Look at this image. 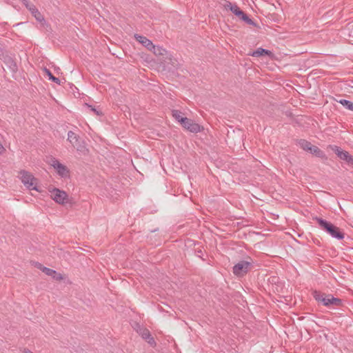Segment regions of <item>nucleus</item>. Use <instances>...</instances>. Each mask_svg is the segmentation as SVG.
<instances>
[{"label": "nucleus", "mask_w": 353, "mask_h": 353, "mask_svg": "<svg viewBox=\"0 0 353 353\" xmlns=\"http://www.w3.org/2000/svg\"><path fill=\"white\" fill-rule=\"evenodd\" d=\"M298 143L299 145V146L305 151H307V152H309L311 149V147L312 146V145L311 144L310 142L307 141V140H305V139H300L299 141H298Z\"/></svg>", "instance_id": "nucleus-19"}, {"label": "nucleus", "mask_w": 353, "mask_h": 353, "mask_svg": "<svg viewBox=\"0 0 353 353\" xmlns=\"http://www.w3.org/2000/svg\"><path fill=\"white\" fill-rule=\"evenodd\" d=\"M43 272H44L46 275L52 276L56 279V280H61L63 279L62 276L61 274H59L57 277L54 276L55 274H57V272L52 269L44 267L42 270Z\"/></svg>", "instance_id": "nucleus-18"}, {"label": "nucleus", "mask_w": 353, "mask_h": 353, "mask_svg": "<svg viewBox=\"0 0 353 353\" xmlns=\"http://www.w3.org/2000/svg\"><path fill=\"white\" fill-rule=\"evenodd\" d=\"M249 54L252 57H259L264 55L270 56L272 54V53L270 50L259 48L256 50L253 51L252 52L250 53Z\"/></svg>", "instance_id": "nucleus-15"}, {"label": "nucleus", "mask_w": 353, "mask_h": 353, "mask_svg": "<svg viewBox=\"0 0 353 353\" xmlns=\"http://www.w3.org/2000/svg\"><path fill=\"white\" fill-rule=\"evenodd\" d=\"M329 147L340 159L345 161L348 164L353 165V156L350 155L348 152L343 150L335 145H330Z\"/></svg>", "instance_id": "nucleus-5"}, {"label": "nucleus", "mask_w": 353, "mask_h": 353, "mask_svg": "<svg viewBox=\"0 0 353 353\" xmlns=\"http://www.w3.org/2000/svg\"><path fill=\"white\" fill-rule=\"evenodd\" d=\"M182 121V126L190 132L198 133L203 130L201 125L190 119L186 118V119H183Z\"/></svg>", "instance_id": "nucleus-6"}, {"label": "nucleus", "mask_w": 353, "mask_h": 353, "mask_svg": "<svg viewBox=\"0 0 353 353\" xmlns=\"http://www.w3.org/2000/svg\"><path fill=\"white\" fill-rule=\"evenodd\" d=\"M33 265H34L35 268L41 270V271L43 270V268H44V266L39 262H33Z\"/></svg>", "instance_id": "nucleus-27"}, {"label": "nucleus", "mask_w": 353, "mask_h": 353, "mask_svg": "<svg viewBox=\"0 0 353 353\" xmlns=\"http://www.w3.org/2000/svg\"><path fill=\"white\" fill-rule=\"evenodd\" d=\"M28 10L30 11L32 14L35 17V19L38 21H42L44 20V18L42 16V14L40 13V12L38 10V9L34 5H30L28 7Z\"/></svg>", "instance_id": "nucleus-16"}, {"label": "nucleus", "mask_w": 353, "mask_h": 353, "mask_svg": "<svg viewBox=\"0 0 353 353\" xmlns=\"http://www.w3.org/2000/svg\"><path fill=\"white\" fill-rule=\"evenodd\" d=\"M26 6L28 8L30 5H28V0H22Z\"/></svg>", "instance_id": "nucleus-29"}, {"label": "nucleus", "mask_w": 353, "mask_h": 353, "mask_svg": "<svg viewBox=\"0 0 353 353\" xmlns=\"http://www.w3.org/2000/svg\"><path fill=\"white\" fill-rule=\"evenodd\" d=\"M332 237L337 239L342 240L344 239V233L341 231V230L332 224V226L330 227L328 232H327Z\"/></svg>", "instance_id": "nucleus-11"}, {"label": "nucleus", "mask_w": 353, "mask_h": 353, "mask_svg": "<svg viewBox=\"0 0 353 353\" xmlns=\"http://www.w3.org/2000/svg\"><path fill=\"white\" fill-rule=\"evenodd\" d=\"M3 61L12 72L14 73L18 70L17 64L12 57L6 55L3 57Z\"/></svg>", "instance_id": "nucleus-10"}, {"label": "nucleus", "mask_w": 353, "mask_h": 353, "mask_svg": "<svg viewBox=\"0 0 353 353\" xmlns=\"http://www.w3.org/2000/svg\"><path fill=\"white\" fill-rule=\"evenodd\" d=\"M248 259L240 261L233 266L232 272L235 276L242 277L251 270L253 268V261L250 257Z\"/></svg>", "instance_id": "nucleus-2"}, {"label": "nucleus", "mask_w": 353, "mask_h": 353, "mask_svg": "<svg viewBox=\"0 0 353 353\" xmlns=\"http://www.w3.org/2000/svg\"><path fill=\"white\" fill-rule=\"evenodd\" d=\"M134 37L137 41H139L148 50H152V48H154V44L152 42L145 37L136 34Z\"/></svg>", "instance_id": "nucleus-12"}, {"label": "nucleus", "mask_w": 353, "mask_h": 353, "mask_svg": "<svg viewBox=\"0 0 353 353\" xmlns=\"http://www.w3.org/2000/svg\"><path fill=\"white\" fill-rule=\"evenodd\" d=\"M230 11H231L236 17L238 14H241V10L235 3H234V5L231 7V9Z\"/></svg>", "instance_id": "nucleus-25"}, {"label": "nucleus", "mask_w": 353, "mask_h": 353, "mask_svg": "<svg viewBox=\"0 0 353 353\" xmlns=\"http://www.w3.org/2000/svg\"><path fill=\"white\" fill-rule=\"evenodd\" d=\"M309 152L323 160L327 159V157L326 156L325 152L321 149H319L317 146L312 145Z\"/></svg>", "instance_id": "nucleus-14"}, {"label": "nucleus", "mask_w": 353, "mask_h": 353, "mask_svg": "<svg viewBox=\"0 0 353 353\" xmlns=\"http://www.w3.org/2000/svg\"><path fill=\"white\" fill-rule=\"evenodd\" d=\"M51 165L57 170L58 174L61 177H65L69 173V170L65 165L61 163L57 159L52 160Z\"/></svg>", "instance_id": "nucleus-8"}, {"label": "nucleus", "mask_w": 353, "mask_h": 353, "mask_svg": "<svg viewBox=\"0 0 353 353\" xmlns=\"http://www.w3.org/2000/svg\"><path fill=\"white\" fill-rule=\"evenodd\" d=\"M68 140L81 154H85L88 151L84 141L74 132L69 131L68 132Z\"/></svg>", "instance_id": "nucleus-4"}, {"label": "nucleus", "mask_w": 353, "mask_h": 353, "mask_svg": "<svg viewBox=\"0 0 353 353\" xmlns=\"http://www.w3.org/2000/svg\"><path fill=\"white\" fill-rule=\"evenodd\" d=\"M26 6L28 8L30 5H28V0H22Z\"/></svg>", "instance_id": "nucleus-30"}, {"label": "nucleus", "mask_w": 353, "mask_h": 353, "mask_svg": "<svg viewBox=\"0 0 353 353\" xmlns=\"http://www.w3.org/2000/svg\"><path fill=\"white\" fill-rule=\"evenodd\" d=\"M172 117L181 124L183 123V119H186L187 117H183L182 116V112L177 110H174L172 111Z\"/></svg>", "instance_id": "nucleus-20"}, {"label": "nucleus", "mask_w": 353, "mask_h": 353, "mask_svg": "<svg viewBox=\"0 0 353 353\" xmlns=\"http://www.w3.org/2000/svg\"><path fill=\"white\" fill-rule=\"evenodd\" d=\"M313 296L318 303L327 307H339L343 304L342 299L336 298L331 294H327L315 290Z\"/></svg>", "instance_id": "nucleus-1"}, {"label": "nucleus", "mask_w": 353, "mask_h": 353, "mask_svg": "<svg viewBox=\"0 0 353 353\" xmlns=\"http://www.w3.org/2000/svg\"><path fill=\"white\" fill-rule=\"evenodd\" d=\"M43 70H44L45 73L47 74V76L48 77L50 80H51L53 82L57 83L58 85H60V83H61L60 79L59 78L55 77L54 76H53V74L50 71V70H48L46 68H44Z\"/></svg>", "instance_id": "nucleus-22"}, {"label": "nucleus", "mask_w": 353, "mask_h": 353, "mask_svg": "<svg viewBox=\"0 0 353 353\" xmlns=\"http://www.w3.org/2000/svg\"><path fill=\"white\" fill-rule=\"evenodd\" d=\"M51 192V198L59 204H64L68 201V194L65 191L54 188Z\"/></svg>", "instance_id": "nucleus-7"}, {"label": "nucleus", "mask_w": 353, "mask_h": 353, "mask_svg": "<svg viewBox=\"0 0 353 353\" xmlns=\"http://www.w3.org/2000/svg\"><path fill=\"white\" fill-rule=\"evenodd\" d=\"M237 17L241 20H242L243 21L246 23L247 24L251 25L252 26H256V23L251 18H250L245 13H244L242 10H241V14H238Z\"/></svg>", "instance_id": "nucleus-17"}, {"label": "nucleus", "mask_w": 353, "mask_h": 353, "mask_svg": "<svg viewBox=\"0 0 353 353\" xmlns=\"http://www.w3.org/2000/svg\"><path fill=\"white\" fill-rule=\"evenodd\" d=\"M20 179L23 184L29 190L39 191L37 184V179L29 172L26 170L20 171Z\"/></svg>", "instance_id": "nucleus-3"}, {"label": "nucleus", "mask_w": 353, "mask_h": 353, "mask_svg": "<svg viewBox=\"0 0 353 353\" xmlns=\"http://www.w3.org/2000/svg\"><path fill=\"white\" fill-rule=\"evenodd\" d=\"M137 332L148 344L152 347L156 346V341L154 337L151 335L150 332L147 328L141 327Z\"/></svg>", "instance_id": "nucleus-9"}, {"label": "nucleus", "mask_w": 353, "mask_h": 353, "mask_svg": "<svg viewBox=\"0 0 353 353\" xmlns=\"http://www.w3.org/2000/svg\"><path fill=\"white\" fill-rule=\"evenodd\" d=\"M338 102L346 109L353 112V102L343 99H340Z\"/></svg>", "instance_id": "nucleus-21"}, {"label": "nucleus", "mask_w": 353, "mask_h": 353, "mask_svg": "<svg viewBox=\"0 0 353 353\" xmlns=\"http://www.w3.org/2000/svg\"><path fill=\"white\" fill-rule=\"evenodd\" d=\"M196 254L197 256L201 258V255L203 254L202 250H196Z\"/></svg>", "instance_id": "nucleus-28"}, {"label": "nucleus", "mask_w": 353, "mask_h": 353, "mask_svg": "<svg viewBox=\"0 0 353 353\" xmlns=\"http://www.w3.org/2000/svg\"><path fill=\"white\" fill-rule=\"evenodd\" d=\"M152 50H153V52L157 55H164L167 54L165 49L159 46L154 45V48H152Z\"/></svg>", "instance_id": "nucleus-23"}, {"label": "nucleus", "mask_w": 353, "mask_h": 353, "mask_svg": "<svg viewBox=\"0 0 353 353\" xmlns=\"http://www.w3.org/2000/svg\"><path fill=\"white\" fill-rule=\"evenodd\" d=\"M85 106L91 112H94L95 114L97 115H101L102 114V112L97 110L96 108H94V106H92V105H90L88 103H85Z\"/></svg>", "instance_id": "nucleus-24"}, {"label": "nucleus", "mask_w": 353, "mask_h": 353, "mask_svg": "<svg viewBox=\"0 0 353 353\" xmlns=\"http://www.w3.org/2000/svg\"><path fill=\"white\" fill-rule=\"evenodd\" d=\"M3 150V146L0 144V152Z\"/></svg>", "instance_id": "nucleus-32"}, {"label": "nucleus", "mask_w": 353, "mask_h": 353, "mask_svg": "<svg viewBox=\"0 0 353 353\" xmlns=\"http://www.w3.org/2000/svg\"><path fill=\"white\" fill-rule=\"evenodd\" d=\"M314 220L316 221L320 228L326 232H327L330 227L332 226V223L327 221L326 220L322 218L316 216L314 218Z\"/></svg>", "instance_id": "nucleus-13"}, {"label": "nucleus", "mask_w": 353, "mask_h": 353, "mask_svg": "<svg viewBox=\"0 0 353 353\" xmlns=\"http://www.w3.org/2000/svg\"><path fill=\"white\" fill-rule=\"evenodd\" d=\"M24 352L25 353H32L30 350H26V349L24 350Z\"/></svg>", "instance_id": "nucleus-31"}, {"label": "nucleus", "mask_w": 353, "mask_h": 353, "mask_svg": "<svg viewBox=\"0 0 353 353\" xmlns=\"http://www.w3.org/2000/svg\"><path fill=\"white\" fill-rule=\"evenodd\" d=\"M234 5V3H232L230 1H226L225 3L223 4V8L226 10H230L231 7Z\"/></svg>", "instance_id": "nucleus-26"}]
</instances>
